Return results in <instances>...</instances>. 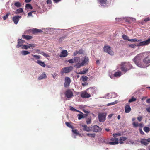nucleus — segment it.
Listing matches in <instances>:
<instances>
[{
	"label": "nucleus",
	"instance_id": "1",
	"mask_svg": "<svg viewBox=\"0 0 150 150\" xmlns=\"http://www.w3.org/2000/svg\"><path fill=\"white\" fill-rule=\"evenodd\" d=\"M132 67V66L129 62H124L121 63L120 69L122 71L126 73L131 69Z\"/></svg>",
	"mask_w": 150,
	"mask_h": 150
},
{
	"label": "nucleus",
	"instance_id": "2",
	"mask_svg": "<svg viewBox=\"0 0 150 150\" xmlns=\"http://www.w3.org/2000/svg\"><path fill=\"white\" fill-rule=\"evenodd\" d=\"M142 58V57L141 55L138 54L133 59V60L136 64L138 67L144 68L145 67V66L141 62V59Z\"/></svg>",
	"mask_w": 150,
	"mask_h": 150
},
{
	"label": "nucleus",
	"instance_id": "3",
	"mask_svg": "<svg viewBox=\"0 0 150 150\" xmlns=\"http://www.w3.org/2000/svg\"><path fill=\"white\" fill-rule=\"evenodd\" d=\"M88 58L87 57H84L83 58L82 62L80 63H78L77 64H75L74 67L76 68H79L81 66L87 64L88 62Z\"/></svg>",
	"mask_w": 150,
	"mask_h": 150
},
{
	"label": "nucleus",
	"instance_id": "4",
	"mask_svg": "<svg viewBox=\"0 0 150 150\" xmlns=\"http://www.w3.org/2000/svg\"><path fill=\"white\" fill-rule=\"evenodd\" d=\"M73 69V67L71 66L65 67L61 70L60 73L62 75L64 73H68L71 71Z\"/></svg>",
	"mask_w": 150,
	"mask_h": 150
},
{
	"label": "nucleus",
	"instance_id": "5",
	"mask_svg": "<svg viewBox=\"0 0 150 150\" xmlns=\"http://www.w3.org/2000/svg\"><path fill=\"white\" fill-rule=\"evenodd\" d=\"M80 59L79 57H75L74 58L69 59L67 62L73 64L75 63L77 64L78 63H80Z\"/></svg>",
	"mask_w": 150,
	"mask_h": 150
},
{
	"label": "nucleus",
	"instance_id": "6",
	"mask_svg": "<svg viewBox=\"0 0 150 150\" xmlns=\"http://www.w3.org/2000/svg\"><path fill=\"white\" fill-rule=\"evenodd\" d=\"M73 89H68L64 93L65 96L68 98H71L73 96L72 91Z\"/></svg>",
	"mask_w": 150,
	"mask_h": 150
},
{
	"label": "nucleus",
	"instance_id": "7",
	"mask_svg": "<svg viewBox=\"0 0 150 150\" xmlns=\"http://www.w3.org/2000/svg\"><path fill=\"white\" fill-rule=\"evenodd\" d=\"M71 82V80L70 78L68 77H66L64 79V84L65 88L68 87Z\"/></svg>",
	"mask_w": 150,
	"mask_h": 150
},
{
	"label": "nucleus",
	"instance_id": "8",
	"mask_svg": "<svg viewBox=\"0 0 150 150\" xmlns=\"http://www.w3.org/2000/svg\"><path fill=\"white\" fill-rule=\"evenodd\" d=\"M103 50L104 52H107L110 55H112L114 54L113 51L109 46H105L103 48Z\"/></svg>",
	"mask_w": 150,
	"mask_h": 150
},
{
	"label": "nucleus",
	"instance_id": "9",
	"mask_svg": "<svg viewBox=\"0 0 150 150\" xmlns=\"http://www.w3.org/2000/svg\"><path fill=\"white\" fill-rule=\"evenodd\" d=\"M98 117L100 122H103L105 120L106 115L104 113H100L98 114Z\"/></svg>",
	"mask_w": 150,
	"mask_h": 150
},
{
	"label": "nucleus",
	"instance_id": "10",
	"mask_svg": "<svg viewBox=\"0 0 150 150\" xmlns=\"http://www.w3.org/2000/svg\"><path fill=\"white\" fill-rule=\"evenodd\" d=\"M81 96L83 98H88L91 97L90 94L88 93L86 91H83L81 92Z\"/></svg>",
	"mask_w": 150,
	"mask_h": 150
},
{
	"label": "nucleus",
	"instance_id": "11",
	"mask_svg": "<svg viewBox=\"0 0 150 150\" xmlns=\"http://www.w3.org/2000/svg\"><path fill=\"white\" fill-rule=\"evenodd\" d=\"M31 31H32L33 32V33L34 34H37L38 33H40L42 31L41 30L35 28L33 29L32 30H26L24 34H28L27 33L28 32Z\"/></svg>",
	"mask_w": 150,
	"mask_h": 150
},
{
	"label": "nucleus",
	"instance_id": "12",
	"mask_svg": "<svg viewBox=\"0 0 150 150\" xmlns=\"http://www.w3.org/2000/svg\"><path fill=\"white\" fill-rule=\"evenodd\" d=\"M91 128L92 131L96 132H98L99 131H100L102 129L101 128H100L98 126L96 125L92 126Z\"/></svg>",
	"mask_w": 150,
	"mask_h": 150
},
{
	"label": "nucleus",
	"instance_id": "13",
	"mask_svg": "<svg viewBox=\"0 0 150 150\" xmlns=\"http://www.w3.org/2000/svg\"><path fill=\"white\" fill-rule=\"evenodd\" d=\"M150 43V38L145 41L140 42L138 46H143L147 45Z\"/></svg>",
	"mask_w": 150,
	"mask_h": 150
},
{
	"label": "nucleus",
	"instance_id": "14",
	"mask_svg": "<svg viewBox=\"0 0 150 150\" xmlns=\"http://www.w3.org/2000/svg\"><path fill=\"white\" fill-rule=\"evenodd\" d=\"M21 18V16L19 15L13 17L12 18V20L13 21L14 23L16 25L17 24Z\"/></svg>",
	"mask_w": 150,
	"mask_h": 150
},
{
	"label": "nucleus",
	"instance_id": "15",
	"mask_svg": "<svg viewBox=\"0 0 150 150\" xmlns=\"http://www.w3.org/2000/svg\"><path fill=\"white\" fill-rule=\"evenodd\" d=\"M143 61L146 64L150 63V53H149L148 56L143 59Z\"/></svg>",
	"mask_w": 150,
	"mask_h": 150
},
{
	"label": "nucleus",
	"instance_id": "16",
	"mask_svg": "<svg viewBox=\"0 0 150 150\" xmlns=\"http://www.w3.org/2000/svg\"><path fill=\"white\" fill-rule=\"evenodd\" d=\"M132 125L133 126L135 127H138V126H139L140 128H142L144 126V125L143 123H141L139 124L138 122H133Z\"/></svg>",
	"mask_w": 150,
	"mask_h": 150
},
{
	"label": "nucleus",
	"instance_id": "17",
	"mask_svg": "<svg viewBox=\"0 0 150 150\" xmlns=\"http://www.w3.org/2000/svg\"><path fill=\"white\" fill-rule=\"evenodd\" d=\"M68 55V52L66 50H63L59 55L61 57H66Z\"/></svg>",
	"mask_w": 150,
	"mask_h": 150
},
{
	"label": "nucleus",
	"instance_id": "18",
	"mask_svg": "<svg viewBox=\"0 0 150 150\" xmlns=\"http://www.w3.org/2000/svg\"><path fill=\"white\" fill-rule=\"evenodd\" d=\"M125 112L126 113L129 112L131 110V108L129 104H126L125 106Z\"/></svg>",
	"mask_w": 150,
	"mask_h": 150
},
{
	"label": "nucleus",
	"instance_id": "19",
	"mask_svg": "<svg viewBox=\"0 0 150 150\" xmlns=\"http://www.w3.org/2000/svg\"><path fill=\"white\" fill-rule=\"evenodd\" d=\"M82 127H83V130L84 131H86L88 132H91L92 130L91 128L88 127L86 125H82Z\"/></svg>",
	"mask_w": 150,
	"mask_h": 150
},
{
	"label": "nucleus",
	"instance_id": "20",
	"mask_svg": "<svg viewBox=\"0 0 150 150\" xmlns=\"http://www.w3.org/2000/svg\"><path fill=\"white\" fill-rule=\"evenodd\" d=\"M140 143L146 146L147 145L149 144L147 139L145 138L141 139L140 141Z\"/></svg>",
	"mask_w": 150,
	"mask_h": 150
},
{
	"label": "nucleus",
	"instance_id": "21",
	"mask_svg": "<svg viewBox=\"0 0 150 150\" xmlns=\"http://www.w3.org/2000/svg\"><path fill=\"white\" fill-rule=\"evenodd\" d=\"M46 77V75L45 73H43L41 74L38 78V80H40Z\"/></svg>",
	"mask_w": 150,
	"mask_h": 150
},
{
	"label": "nucleus",
	"instance_id": "22",
	"mask_svg": "<svg viewBox=\"0 0 150 150\" xmlns=\"http://www.w3.org/2000/svg\"><path fill=\"white\" fill-rule=\"evenodd\" d=\"M108 96L110 98H115L117 96V95L115 93H110L108 94Z\"/></svg>",
	"mask_w": 150,
	"mask_h": 150
},
{
	"label": "nucleus",
	"instance_id": "23",
	"mask_svg": "<svg viewBox=\"0 0 150 150\" xmlns=\"http://www.w3.org/2000/svg\"><path fill=\"white\" fill-rule=\"evenodd\" d=\"M22 37L23 38L25 39L28 40L31 39L33 38L32 36H31L25 35H22Z\"/></svg>",
	"mask_w": 150,
	"mask_h": 150
},
{
	"label": "nucleus",
	"instance_id": "24",
	"mask_svg": "<svg viewBox=\"0 0 150 150\" xmlns=\"http://www.w3.org/2000/svg\"><path fill=\"white\" fill-rule=\"evenodd\" d=\"M36 62L44 67H45L46 66L45 63L40 60H38Z\"/></svg>",
	"mask_w": 150,
	"mask_h": 150
},
{
	"label": "nucleus",
	"instance_id": "25",
	"mask_svg": "<svg viewBox=\"0 0 150 150\" xmlns=\"http://www.w3.org/2000/svg\"><path fill=\"white\" fill-rule=\"evenodd\" d=\"M127 139V138L125 137H120L119 139V141L120 144H121L123 143V141Z\"/></svg>",
	"mask_w": 150,
	"mask_h": 150
},
{
	"label": "nucleus",
	"instance_id": "26",
	"mask_svg": "<svg viewBox=\"0 0 150 150\" xmlns=\"http://www.w3.org/2000/svg\"><path fill=\"white\" fill-rule=\"evenodd\" d=\"M23 43L22 42H21L20 40H19V39L18 40V44L17 45H16V48H19L21 47H22L23 45Z\"/></svg>",
	"mask_w": 150,
	"mask_h": 150
},
{
	"label": "nucleus",
	"instance_id": "27",
	"mask_svg": "<svg viewBox=\"0 0 150 150\" xmlns=\"http://www.w3.org/2000/svg\"><path fill=\"white\" fill-rule=\"evenodd\" d=\"M121 73L120 71L115 72L114 74V76L115 77H119L121 76Z\"/></svg>",
	"mask_w": 150,
	"mask_h": 150
},
{
	"label": "nucleus",
	"instance_id": "28",
	"mask_svg": "<svg viewBox=\"0 0 150 150\" xmlns=\"http://www.w3.org/2000/svg\"><path fill=\"white\" fill-rule=\"evenodd\" d=\"M144 131L146 133L149 132L150 131V128L147 127H145L143 128Z\"/></svg>",
	"mask_w": 150,
	"mask_h": 150
},
{
	"label": "nucleus",
	"instance_id": "29",
	"mask_svg": "<svg viewBox=\"0 0 150 150\" xmlns=\"http://www.w3.org/2000/svg\"><path fill=\"white\" fill-rule=\"evenodd\" d=\"M30 52L27 51H22V54L23 55H25L28 54H30Z\"/></svg>",
	"mask_w": 150,
	"mask_h": 150
},
{
	"label": "nucleus",
	"instance_id": "30",
	"mask_svg": "<svg viewBox=\"0 0 150 150\" xmlns=\"http://www.w3.org/2000/svg\"><path fill=\"white\" fill-rule=\"evenodd\" d=\"M87 135L91 137L94 138L95 137L96 134L95 133H88L87 134Z\"/></svg>",
	"mask_w": 150,
	"mask_h": 150
},
{
	"label": "nucleus",
	"instance_id": "31",
	"mask_svg": "<svg viewBox=\"0 0 150 150\" xmlns=\"http://www.w3.org/2000/svg\"><path fill=\"white\" fill-rule=\"evenodd\" d=\"M136 98H134L133 97L131 98V99L129 100L128 102L129 103H131L136 101Z\"/></svg>",
	"mask_w": 150,
	"mask_h": 150
},
{
	"label": "nucleus",
	"instance_id": "32",
	"mask_svg": "<svg viewBox=\"0 0 150 150\" xmlns=\"http://www.w3.org/2000/svg\"><path fill=\"white\" fill-rule=\"evenodd\" d=\"M10 14V13L8 12L7 14L4 16L3 17V19L4 20H6L8 17L9 16Z\"/></svg>",
	"mask_w": 150,
	"mask_h": 150
},
{
	"label": "nucleus",
	"instance_id": "33",
	"mask_svg": "<svg viewBox=\"0 0 150 150\" xmlns=\"http://www.w3.org/2000/svg\"><path fill=\"white\" fill-rule=\"evenodd\" d=\"M122 37L124 40H125L128 41L129 39V38L125 34H124L122 35Z\"/></svg>",
	"mask_w": 150,
	"mask_h": 150
},
{
	"label": "nucleus",
	"instance_id": "34",
	"mask_svg": "<svg viewBox=\"0 0 150 150\" xmlns=\"http://www.w3.org/2000/svg\"><path fill=\"white\" fill-rule=\"evenodd\" d=\"M98 1L101 4H106L107 0H98Z\"/></svg>",
	"mask_w": 150,
	"mask_h": 150
},
{
	"label": "nucleus",
	"instance_id": "35",
	"mask_svg": "<svg viewBox=\"0 0 150 150\" xmlns=\"http://www.w3.org/2000/svg\"><path fill=\"white\" fill-rule=\"evenodd\" d=\"M117 101H115V102L109 103L107 104V106H110L113 105L117 103Z\"/></svg>",
	"mask_w": 150,
	"mask_h": 150
},
{
	"label": "nucleus",
	"instance_id": "36",
	"mask_svg": "<svg viewBox=\"0 0 150 150\" xmlns=\"http://www.w3.org/2000/svg\"><path fill=\"white\" fill-rule=\"evenodd\" d=\"M14 5L17 7H20L21 6V4L18 2H15L14 3Z\"/></svg>",
	"mask_w": 150,
	"mask_h": 150
},
{
	"label": "nucleus",
	"instance_id": "37",
	"mask_svg": "<svg viewBox=\"0 0 150 150\" xmlns=\"http://www.w3.org/2000/svg\"><path fill=\"white\" fill-rule=\"evenodd\" d=\"M32 56L33 57L35 58L36 59H40L41 56L39 55H32Z\"/></svg>",
	"mask_w": 150,
	"mask_h": 150
},
{
	"label": "nucleus",
	"instance_id": "38",
	"mask_svg": "<svg viewBox=\"0 0 150 150\" xmlns=\"http://www.w3.org/2000/svg\"><path fill=\"white\" fill-rule=\"evenodd\" d=\"M108 144L109 145H116V144H118L117 142H116L115 141V142L112 141V142H108Z\"/></svg>",
	"mask_w": 150,
	"mask_h": 150
},
{
	"label": "nucleus",
	"instance_id": "39",
	"mask_svg": "<svg viewBox=\"0 0 150 150\" xmlns=\"http://www.w3.org/2000/svg\"><path fill=\"white\" fill-rule=\"evenodd\" d=\"M25 7L28 8H29L31 9H33L32 6L30 4H27L25 6Z\"/></svg>",
	"mask_w": 150,
	"mask_h": 150
},
{
	"label": "nucleus",
	"instance_id": "40",
	"mask_svg": "<svg viewBox=\"0 0 150 150\" xmlns=\"http://www.w3.org/2000/svg\"><path fill=\"white\" fill-rule=\"evenodd\" d=\"M88 79V77L86 76H82V80L83 81H85Z\"/></svg>",
	"mask_w": 150,
	"mask_h": 150
},
{
	"label": "nucleus",
	"instance_id": "41",
	"mask_svg": "<svg viewBox=\"0 0 150 150\" xmlns=\"http://www.w3.org/2000/svg\"><path fill=\"white\" fill-rule=\"evenodd\" d=\"M28 46L29 48H30L31 47L34 48L35 47V45L33 44H29L28 45Z\"/></svg>",
	"mask_w": 150,
	"mask_h": 150
},
{
	"label": "nucleus",
	"instance_id": "42",
	"mask_svg": "<svg viewBox=\"0 0 150 150\" xmlns=\"http://www.w3.org/2000/svg\"><path fill=\"white\" fill-rule=\"evenodd\" d=\"M141 40H137V39H129V41H131V42H137V41H140Z\"/></svg>",
	"mask_w": 150,
	"mask_h": 150
},
{
	"label": "nucleus",
	"instance_id": "43",
	"mask_svg": "<svg viewBox=\"0 0 150 150\" xmlns=\"http://www.w3.org/2000/svg\"><path fill=\"white\" fill-rule=\"evenodd\" d=\"M82 114H79L78 115V119L79 120H80L83 118V115Z\"/></svg>",
	"mask_w": 150,
	"mask_h": 150
},
{
	"label": "nucleus",
	"instance_id": "44",
	"mask_svg": "<svg viewBox=\"0 0 150 150\" xmlns=\"http://www.w3.org/2000/svg\"><path fill=\"white\" fill-rule=\"evenodd\" d=\"M16 12L18 13H22L23 12V10L22 8H19L16 10Z\"/></svg>",
	"mask_w": 150,
	"mask_h": 150
},
{
	"label": "nucleus",
	"instance_id": "45",
	"mask_svg": "<svg viewBox=\"0 0 150 150\" xmlns=\"http://www.w3.org/2000/svg\"><path fill=\"white\" fill-rule=\"evenodd\" d=\"M72 131L74 133L77 135L79 134V132L78 131V130L76 129H72Z\"/></svg>",
	"mask_w": 150,
	"mask_h": 150
},
{
	"label": "nucleus",
	"instance_id": "46",
	"mask_svg": "<svg viewBox=\"0 0 150 150\" xmlns=\"http://www.w3.org/2000/svg\"><path fill=\"white\" fill-rule=\"evenodd\" d=\"M66 125L68 127L70 128H72L73 126L72 125H71L68 122H66L65 123Z\"/></svg>",
	"mask_w": 150,
	"mask_h": 150
},
{
	"label": "nucleus",
	"instance_id": "47",
	"mask_svg": "<svg viewBox=\"0 0 150 150\" xmlns=\"http://www.w3.org/2000/svg\"><path fill=\"white\" fill-rule=\"evenodd\" d=\"M28 47V45H24L22 46L21 48L22 49H27L29 48Z\"/></svg>",
	"mask_w": 150,
	"mask_h": 150
},
{
	"label": "nucleus",
	"instance_id": "48",
	"mask_svg": "<svg viewBox=\"0 0 150 150\" xmlns=\"http://www.w3.org/2000/svg\"><path fill=\"white\" fill-rule=\"evenodd\" d=\"M78 51L79 54H83V50L82 49H80Z\"/></svg>",
	"mask_w": 150,
	"mask_h": 150
},
{
	"label": "nucleus",
	"instance_id": "49",
	"mask_svg": "<svg viewBox=\"0 0 150 150\" xmlns=\"http://www.w3.org/2000/svg\"><path fill=\"white\" fill-rule=\"evenodd\" d=\"M113 135L114 138H115L117 136H120L121 135V134L120 133L114 134H113Z\"/></svg>",
	"mask_w": 150,
	"mask_h": 150
},
{
	"label": "nucleus",
	"instance_id": "50",
	"mask_svg": "<svg viewBox=\"0 0 150 150\" xmlns=\"http://www.w3.org/2000/svg\"><path fill=\"white\" fill-rule=\"evenodd\" d=\"M136 45L135 44H131L129 45V47L133 48H135L136 47Z\"/></svg>",
	"mask_w": 150,
	"mask_h": 150
},
{
	"label": "nucleus",
	"instance_id": "51",
	"mask_svg": "<svg viewBox=\"0 0 150 150\" xmlns=\"http://www.w3.org/2000/svg\"><path fill=\"white\" fill-rule=\"evenodd\" d=\"M91 123V118L88 119L86 120V123L87 124H89Z\"/></svg>",
	"mask_w": 150,
	"mask_h": 150
},
{
	"label": "nucleus",
	"instance_id": "52",
	"mask_svg": "<svg viewBox=\"0 0 150 150\" xmlns=\"http://www.w3.org/2000/svg\"><path fill=\"white\" fill-rule=\"evenodd\" d=\"M143 117L142 116H140L137 117V119L139 122H141L142 119Z\"/></svg>",
	"mask_w": 150,
	"mask_h": 150
},
{
	"label": "nucleus",
	"instance_id": "53",
	"mask_svg": "<svg viewBox=\"0 0 150 150\" xmlns=\"http://www.w3.org/2000/svg\"><path fill=\"white\" fill-rule=\"evenodd\" d=\"M79 54L78 50L75 51L73 54V56H76L78 54Z\"/></svg>",
	"mask_w": 150,
	"mask_h": 150
},
{
	"label": "nucleus",
	"instance_id": "54",
	"mask_svg": "<svg viewBox=\"0 0 150 150\" xmlns=\"http://www.w3.org/2000/svg\"><path fill=\"white\" fill-rule=\"evenodd\" d=\"M139 130L140 132V134H141L142 135H144V133L143 131L142 130V129L141 128H139Z\"/></svg>",
	"mask_w": 150,
	"mask_h": 150
},
{
	"label": "nucleus",
	"instance_id": "55",
	"mask_svg": "<svg viewBox=\"0 0 150 150\" xmlns=\"http://www.w3.org/2000/svg\"><path fill=\"white\" fill-rule=\"evenodd\" d=\"M42 55L45 57H50L49 55L48 54H46L44 52Z\"/></svg>",
	"mask_w": 150,
	"mask_h": 150
},
{
	"label": "nucleus",
	"instance_id": "56",
	"mask_svg": "<svg viewBox=\"0 0 150 150\" xmlns=\"http://www.w3.org/2000/svg\"><path fill=\"white\" fill-rule=\"evenodd\" d=\"M70 110H71V111H75V110H76V109L74 108V107H72V106H70Z\"/></svg>",
	"mask_w": 150,
	"mask_h": 150
},
{
	"label": "nucleus",
	"instance_id": "57",
	"mask_svg": "<svg viewBox=\"0 0 150 150\" xmlns=\"http://www.w3.org/2000/svg\"><path fill=\"white\" fill-rule=\"evenodd\" d=\"M150 21V18L148 17L146 18H145L144 19V21L145 22H147L148 21Z\"/></svg>",
	"mask_w": 150,
	"mask_h": 150
},
{
	"label": "nucleus",
	"instance_id": "58",
	"mask_svg": "<svg viewBox=\"0 0 150 150\" xmlns=\"http://www.w3.org/2000/svg\"><path fill=\"white\" fill-rule=\"evenodd\" d=\"M85 73H86L85 71H84V70H83L82 71H81L79 73L80 74H84Z\"/></svg>",
	"mask_w": 150,
	"mask_h": 150
},
{
	"label": "nucleus",
	"instance_id": "59",
	"mask_svg": "<svg viewBox=\"0 0 150 150\" xmlns=\"http://www.w3.org/2000/svg\"><path fill=\"white\" fill-rule=\"evenodd\" d=\"M35 11H31L28 14V16H31L32 15V13L33 12H35Z\"/></svg>",
	"mask_w": 150,
	"mask_h": 150
},
{
	"label": "nucleus",
	"instance_id": "60",
	"mask_svg": "<svg viewBox=\"0 0 150 150\" xmlns=\"http://www.w3.org/2000/svg\"><path fill=\"white\" fill-rule=\"evenodd\" d=\"M146 110L147 112L150 113V107L147 108Z\"/></svg>",
	"mask_w": 150,
	"mask_h": 150
},
{
	"label": "nucleus",
	"instance_id": "61",
	"mask_svg": "<svg viewBox=\"0 0 150 150\" xmlns=\"http://www.w3.org/2000/svg\"><path fill=\"white\" fill-rule=\"evenodd\" d=\"M83 111L85 113L88 114L89 113V111H87L84 109L83 110Z\"/></svg>",
	"mask_w": 150,
	"mask_h": 150
},
{
	"label": "nucleus",
	"instance_id": "62",
	"mask_svg": "<svg viewBox=\"0 0 150 150\" xmlns=\"http://www.w3.org/2000/svg\"><path fill=\"white\" fill-rule=\"evenodd\" d=\"M115 138V141L116 142H117L118 143V138H117L116 137Z\"/></svg>",
	"mask_w": 150,
	"mask_h": 150
},
{
	"label": "nucleus",
	"instance_id": "63",
	"mask_svg": "<svg viewBox=\"0 0 150 150\" xmlns=\"http://www.w3.org/2000/svg\"><path fill=\"white\" fill-rule=\"evenodd\" d=\"M47 4H51L52 3V1L51 0H47Z\"/></svg>",
	"mask_w": 150,
	"mask_h": 150
},
{
	"label": "nucleus",
	"instance_id": "64",
	"mask_svg": "<svg viewBox=\"0 0 150 150\" xmlns=\"http://www.w3.org/2000/svg\"><path fill=\"white\" fill-rule=\"evenodd\" d=\"M146 102L148 103H150V99H148L147 100Z\"/></svg>",
	"mask_w": 150,
	"mask_h": 150
}]
</instances>
